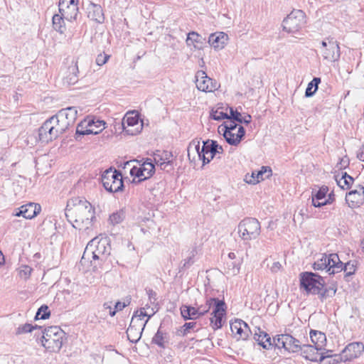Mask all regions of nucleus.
Masks as SVG:
<instances>
[{
  "label": "nucleus",
  "mask_w": 364,
  "mask_h": 364,
  "mask_svg": "<svg viewBox=\"0 0 364 364\" xmlns=\"http://www.w3.org/2000/svg\"><path fill=\"white\" fill-rule=\"evenodd\" d=\"M65 215L73 226L80 230L91 227L95 218L91 203L80 198H74L68 202Z\"/></svg>",
  "instance_id": "obj_1"
},
{
  "label": "nucleus",
  "mask_w": 364,
  "mask_h": 364,
  "mask_svg": "<svg viewBox=\"0 0 364 364\" xmlns=\"http://www.w3.org/2000/svg\"><path fill=\"white\" fill-rule=\"evenodd\" d=\"M301 287L309 294H319L321 299L333 296L336 289L330 287L324 289L325 282L323 277L313 272H303L300 274Z\"/></svg>",
  "instance_id": "obj_2"
},
{
  "label": "nucleus",
  "mask_w": 364,
  "mask_h": 364,
  "mask_svg": "<svg viewBox=\"0 0 364 364\" xmlns=\"http://www.w3.org/2000/svg\"><path fill=\"white\" fill-rule=\"evenodd\" d=\"M68 128L63 123V119L57 114L47 119L39 129V139L44 143H48L57 139L63 134Z\"/></svg>",
  "instance_id": "obj_3"
},
{
  "label": "nucleus",
  "mask_w": 364,
  "mask_h": 364,
  "mask_svg": "<svg viewBox=\"0 0 364 364\" xmlns=\"http://www.w3.org/2000/svg\"><path fill=\"white\" fill-rule=\"evenodd\" d=\"M110 247L106 237H95L87 245L82 259L92 257L94 261H104L109 255Z\"/></svg>",
  "instance_id": "obj_4"
},
{
  "label": "nucleus",
  "mask_w": 364,
  "mask_h": 364,
  "mask_svg": "<svg viewBox=\"0 0 364 364\" xmlns=\"http://www.w3.org/2000/svg\"><path fill=\"white\" fill-rule=\"evenodd\" d=\"M282 346L291 352L301 351L303 357L312 362H321L324 360L325 356L323 355L322 349L311 344H304L300 346L296 343H279Z\"/></svg>",
  "instance_id": "obj_5"
},
{
  "label": "nucleus",
  "mask_w": 364,
  "mask_h": 364,
  "mask_svg": "<svg viewBox=\"0 0 364 364\" xmlns=\"http://www.w3.org/2000/svg\"><path fill=\"white\" fill-rule=\"evenodd\" d=\"M135 161H127L124 164V168L131 167L129 173L133 177L132 183H139L151 178L154 173L155 167L151 159H147L142 164H139V166L133 165Z\"/></svg>",
  "instance_id": "obj_6"
},
{
  "label": "nucleus",
  "mask_w": 364,
  "mask_h": 364,
  "mask_svg": "<svg viewBox=\"0 0 364 364\" xmlns=\"http://www.w3.org/2000/svg\"><path fill=\"white\" fill-rule=\"evenodd\" d=\"M239 237L245 241L257 239L261 232L259 222L253 218H246L237 226Z\"/></svg>",
  "instance_id": "obj_7"
},
{
  "label": "nucleus",
  "mask_w": 364,
  "mask_h": 364,
  "mask_svg": "<svg viewBox=\"0 0 364 364\" xmlns=\"http://www.w3.org/2000/svg\"><path fill=\"white\" fill-rule=\"evenodd\" d=\"M314 269L316 270L326 269L330 274H334L342 270V262L336 254H330L329 255L323 254L314 262Z\"/></svg>",
  "instance_id": "obj_8"
},
{
  "label": "nucleus",
  "mask_w": 364,
  "mask_h": 364,
  "mask_svg": "<svg viewBox=\"0 0 364 364\" xmlns=\"http://www.w3.org/2000/svg\"><path fill=\"white\" fill-rule=\"evenodd\" d=\"M101 180L104 188L110 193L121 191L124 187L122 174L117 170L105 171Z\"/></svg>",
  "instance_id": "obj_9"
},
{
  "label": "nucleus",
  "mask_w": 364,
  "mask_h": 364,
  "mask_svg": "<svg viewBox=\"0 0 364 364\" xmlns=\"http://www.w3.org/2000/svg\"><path fill=\"white\" fill-rule=\"evenodd\" d=\"M306 23V15L301 10L292 11L283 21V29L288 33L298 32Z\"/></svg>",
  "instance_id": "obj_10"
},
{
  "label": "nucleus",
  "mask_w": 364,
  "mask_h": 364,
  "mask_svg": "<svg viewBox=\"0 0 364 364\" xmlns=\"http://www.w3.org/2000/svg\"><path fill=\"white\" fill-rule=\"evenodd\" d=\"M123 130L129 135H136L140 133L143 128V124L139 121L138 114L133 112H128L122 120Z\"/></svg>",
  "instance_id": "obj_11"
},
{
  "label": "nucleus",
  "mask_w": 364,
  "mask_h": 364,
  "mask_svg": "<svg viewBox=\"0 0 364 364\" xmlns=\"http://www.w3.org/2000/svg\"><path fill=\"white\" fill-rule=\"evenodd\" d=\"M320 53L323 59L330 62L338 60L341 52L338 43L333 39L326 38L321 42Z\"/></svg>",
  "instance_id": "obj_12"
},
{
  "label": "nucleus",
  "mask_w": 364,
  "mask_h": 364,
  "mask_svg": "<svg viewBox=\"0 0 364 364\" xmlns=\"http://www.w3.org/2000/svg\"><path fill=\"white\" fill-rule=\"evenodd\" d=\"M195 78L196 87L200 91L211 92L220 87L217 81L209 77L203 70H198L196 73Z\"/></svg>",
  "instance_id": "obj_13"
},
{
  "label": "nucleus",
  "mask_w": 364,
  "mask_h": 364,
  "mask_svg": "<svg viewBox=\"0 0 364 364\" xmlns=\"http://www.w3.org/2000/svg\"><path fill=\"white\" fill-rule=\"evenodd\" d=\"M172 153L168 151L157 150L154 153V163L161 168V170L170 172L173 169Z\"/></svg>",
  "instance_id": "obj_14"
},
{
  "label": "nucleus",
  "mask_w": 364,
  "mask_h": 364,
  "mask_svg": "<svg viewBox=\"0 0 364 364\" xmlns=\"http://www.w3.org/2000/svg\"><path fill=\"white\" fill-rule=\"evenodd\" d=\"M210 302H215V308L210 322L214 328H220L223 322V317L225 315V302L218 299H210Z\"/></svg>",
  "instance_id": "obj_15"
},
{
  "label": "nucleus",
  "mask_w": 364,
  "mask_h": 364,
  "mask_svg": "<svg viewBox=\"0 0 364 364\" xmlns=\"http://www.w3.org/2000/svg\"><path fill=\"white\" fill-rule=\"evenodd\" d=\"M38 335H41V338L45 341H63L68 339L66 333L57 326L42 330V333H39Z\"/></svg>",
  "instance_id": "obj_16"
},
{
  "label": "nucleus",
  "mask_w": 364,
  "mask_h": 364,
  "mask_svg": "<svg viewBox=\"0 0 364 364\" xmlns=\"http://www.w3.org/2000/svg\"><path fill=\"white\" fill-rule=\"evenodd\" d=\"M346 201L350 208L360 207L364 202V187L359 186L346 196Z\"/></svg>",
  "instance_id": "obj_17"
},
{
  "label": "nucleus",
  "mask_w": 364,
  "mask_h": 364,
  "mask_svg": "<svg viewBox=\"0 0 364 364\" xmlns=\"http://www.w3.org/2000/svg\"><path fill=\"white\" fill-rule=\"evenodd\" d=\"M364 350L363 343H349L342 350V358L345 361L359 357Z\"/></svg>",
  "instance_id": "obj_18"
},
{
  "label": "nucleus",
  "mask_w": 364,
  "mask_h": 364,
  "mask_svg": "<svg viewBox=\"0 0 364 364\" xmlns=\"http://www.w3.org/2000/svg\"><path fill=\"white\" fill-rule=\"evenodd\" d=\"M41 208L38 204L29 203L21 205L18 210L15 211L14 215L22 216L26 219H32L41 212Z\"/></svg>",
  "instance_id": "obj_19"
},
{
  "label": "nucleus",
  "mask_w": 364,
  "mask_h": 364,
  "mask_svg": "<svg viewBox=\"0 0 364 364\" xmlns=\"http://www.w3.org/2000/svg\"><path fill=\"white\" fill-rule=\"evenodd\" d=\"M230 329L233 334L238 335L239 339L247 340L250 333H252L249 326L241 319H235L230 323Z\"/></svg>",
  "instance_id": "obj_20"
},
{
  "label": "nucleus",
  "mask_w": 364,
  "mask_h": 364,
  "mask_svg": "<svg viewBox=\"0 0 364 364\" xmlns=\"http://www.w3.org/2000/svg\"><path fill=\"white\" fill-rule=\"evenodd\" d=\"M203 144L205 151H203L206 155L205 158L206 164L210 163L217 154H222L223 151V147L216 141L208 139L203 141Z\"/></svg>",
  "instance_id": "obj_21"
},
{
  "label": "nucleus",
  "mask_w": 364,
  "mask_h": 364,
  "mask_svg": "<svg viewBox=\"0 0 364 364\" xmlns=\"http://www.w3.org/2000/svg\"><path fill=\"white\" fill-rule=\"evenodd\" d=\"M228 35L224 32L211 33L208 38L209 44L215 50H220L228 44Z\"/></svg>",
  "instance_id": "obj_22"
},
{
  "label": "nucleus",
  "mask_w": 364,
  "mask_h": 364,
  "mask_svg": "<svg viewBox=\"0 0 364 364\" xmlns=\"http://www.w3.org/2000/svg\"><path fill=\"white\" fill-rule=\"evenodd\" d=\"M223 134L229 144L237 146L245 136V131L242 126H240L238 129H235L233 128L230 130L224 131Z\"/></svg>",
  "instance_id": "obj_23"
},
{
  "label": "nucleus",
  "mask_w": 364,
  "mask_h": 364,
  "mask_svg": "<svg viewBox=\"0 0 364 364\" xmlns=\"http://www.w3.org/2000/svg\"><path fill=\"white\" fill-rule=\"evenodd\" d=\"M56 114L60 119H63V123L68 129L75 123L77 119V110L75 107H69L65 109H62Z\"/></svg>",
  "instance_id": "obj_24"
},
{
  "label": "nucleus",
  "mask_w": 364,
  "mask_h": 364,
  "mask_svg": "<svg viewBox=\"0 0 364 364\" xmlns=\"http://www.w3.org/2000/svg\"><path fill=\"white\" fill-rule=\"evenodd\" d=\"M78 66L77 62H73L63 73V82L68 85H75L78 81Z\"/></svg>",
  "instance_id": "obj_25"
},
{
  "label": "nucleus",
  "mask_w": 364,
  "mask_h": 364,
  "mask_svg": "<svg viewBox=\"0 0 364 364\" xmlns=\"http://www.w3.org/2000/svg\"><path fill=\"white\" fill-rule=\"evenodd\" d=\"M269 172V174L266 177H269L271 174V169H267V167L262 166L261 170L258 171H252L251 174L247 173L245 176L244 181L249 184H257L260 181H263L264 179V175Z\"/></svg>",
  "instance_id": "obj_26"
},
{
  "label": "nucleus",
  "mask_w": 364,
  "mask_h": 364,
  "mask_svg": "<svg viewBox=\"0 0 364 364\" xmlns=\"http://www.w3.org/2000/svg\"><path fill=\"white\" fill-rule=\"evenodd\" d=\"M59 13L68 21L75 20L78 14L77 4H70L59 8Z\"/></svg>",
  "instance_id": "obj_27"
},
{
  "label": "nucleus",
  "mask_w": 364,
  "mask_h": 364,
  "mask_svg": "<svg viewBox=\"0 0 364 364\" xmlns=\"http://www.w3.org/2000/svg\"><path fill=\"white\" fill-rule=\"evenodd\" d=\"M88 17L97 23H103L105 16L102 7L100 5L91 4L88 7Z\"/></svg>",
  "instance_id": "obj_28"
},
{
  "label": "nucleus",
  "mask_w": 364,
  "mask_h": 364,
  "mask_svg": "<svg viewBox=\"0 0 364 364\" xmlns=\"http://www.w3.org/2000/svg\"><path fill=\"white\" fill-rule=\"evenodd\" d=\"M35 331V334L42 333L41 327L38 325H32L31 323H24L19 325L15 330V334L17 336L23 335L28 333Z\"/></svg>",
  "instance_id": "obj_29"
},
{
  "label": "nucleus",
  "mask_w": 364,
  "mask_h": 364,
  "mask_svg": "<svg viewBox=\"0 0 364 364\" xmlns=\"http://www.w3.org/2000/svg\"><path fill=\"white\" fill-rule=\"evenodd\" d=\"M200 141L198 139L192 140L188 146V157L191 163L196 164V157L199 151Z\"/></svg>",
  "instance_id": "obj_30"
},
{
  "label": "nucleus",
  "mask_w": 364,
  "mask_h": 364,
  "mask_svg": "<svg viewBox=\"0 0 364 364\" xmlns=\"http://www.w3.org/2000/svg\"><path fill=\"white\" fill-rule=\"evenodd\" d=\"M227 107L223 105H218L215 109H213L210 112V117L217 121L228 118L229 110L226 109Z\"/></svg>",
  "instance_id": "obj_31"
},
{
  "label": "nucleus",
  "mask_w": 364,
  "mask_h": 364,
  "mask_svg": "<svg viewBox=\"0 0 364 364\" xmlns=\"http://www.w3.org/2000/svg\"><path fill=\"white\" fill-rule=\"evenodd\" d=\"M87 121L89 122L88 129L96 131V132H89V134H97L105 128V122L102 120L87 118Z\"/></svg>",
  "instance_id": "obj_32"
},
{
  "label": "nucleus",
  "mask_w": 364,
  "mask_h": 364,
  "mask_svg": "<svg viewBox=\"0 0 364 364\" xmlns=\"http://www.w3.org/2000/svg\"><path fill=\"white\" fill-rule=\"evenodd\" d=\"M65 18L60 14H55L53 16V26L54 29L60 33V34H63L65 31V25L64 21Z\"/></svg>",
  "instance_id": "obj_33"
},
{
  "label": "nucleus",
  "mask_w": 364,
  "mask_h": 364,
  "mask_svg": "<svg viewBox=\"0 0 364 364\" xmlns=\"http://www.w3.org/2000/svg\"><path fill=\"white\" fill-rule=\"evenodd\" d=\"M182 316L185 319H195L199 317L197 309L193 306H183L181 309Z\"/></svg>",
  "instance_id": "obj_34"
},
{
  "label": "nucleus",
  "mask_w": 364,
  "mask_h": 364,
  "mask_svg": "<svg viewBox=\"0 0 364 364\" xmlns=\"http://www.w3.org/2000/svg\"><path fill=\"white\" fill-rule=\"evenodd\" d=\"M338 185L343 189H347L350 188V186L353 184L354 179L346 173H343L341 178L336 176V178Z\"/></svg>",
  "instance_id": "obj_35"
},
{
  "label": "nucleus",
  "mask_w": 364,
  "mask_h": 364,
  "mask_svg": "<svg viewBox=\"0 0 364 364\" xmlns=\"http://www.w3.org/2000/svg\"><path fill=\"white\" fill-rule=\"evenodd\" d=\"M253 339L255 341H271L270 336L259 327H255L253 330Z\"/></svg>",
  "instance_id": "obj_36"
},
{
  "label": "nucleus",
  "mask_w": 364,
  "mask_h": 364,
  "mask_svg": "<svg viewBox=\"0 0 364 364\" xmlns=\"http://www.w3.org/2000/svg\"><path fill=\"white\" fill-rule=\"evenodd\" d=\"M321 82V79L319 77H314L307 86L306 90L305 95L306 97H311L316 92L318 89V85Z\"/></svg>",
  "instance_id": "obj_37"
},
{
  "label": "nucleus",
  "mask_w": 364,
  "mask_h": 364,
  "mask_svg": "<svg viewBox=\"0 0 364 364\" xmlns=\"http://www.w3.org/2000/svg\"><path fill=\"white\" fill-rule=\"evenodd\" d=\"M87 122V119H85L78 124L76 129V135H87L89 134V132H96L93 129H88L89 122Z\"/></svg>",
  "instance_id": "obj_38"
},
{
  "label": "nucleus",
  "mask_w": 364,
  "mask_h": 364,
  "mask_svg": "<svg viewBox=\"0 0 364 364\" xmlns=\"http://www.w3.org/2000/svg\"><path fill=\"white\" fill-rule=\"evenodd\" d=\"M328 191V188L326 186H321L316 193L312 192L311 200L314 201L323 200Z\"/></svg>",
  "instance_id": "obj_39"
},
{
  "label": "nucleus",
  "mask_w": 364,
  "mask_h": 364,
  "mask_svg": "<svg viewBox=\"0 0 364 364\" xmlns=\"http://www.w3.org/2000/svg\"><path fill=\"white\" fill-rule=\"evenodd\" d=\"M195 43H202L201 37L198 33L192 31L188 34L186 44L188 46L193 45L196 48Z\"/></svg>",
  "instance_id": "obj_40"
},
{
  "label": "nucleus",
  "mask_w": 364,
  "mask_h": 364,
  "mask_svg": "<svg viewBox=\"0 0 364 364\" xmlns=\"http://www.w3.org/2000/svg\"><path fill=\"white\" fill-rule=\"evenodd\" d=\"M50 315V311L48 310V307L46 305L41 306L35 316V320L38 319H47Z\"/></svg>",
  "instance_id": "obj_41"
},
{
  "label": "nucleus",
  "mask_w": 364,
  "mask_h": 364,
  "mask_svg": "<svg viewBox=\"0 0 364 364\" xmlns=\"http://www.w3.org/2000/svg\"><path fill=\"white\" fill-rule=\"evenodd\" d=\"M141 333L137 331L136 329L129 327L127 331V336L129 341H139L141 338Z\"/></svg>",
  "instance_id": "obj_42"
},
{
  "label": "nucleus",
  "mask_w": 364,
  "mask_h": 364,
  "mask_svg": "<svg viewBox=\"0 0 364 364\" xmlns=\"http://www.w3.org/2000/svg\"><path fill=\"white\" fill-rule=\"evenodd\" d=\"M240 125H238L235 123V121L230 119V121L224 122L223 124L220 126L218 127L219 132H224V131H228L232 129L233 128L235 129H238Z\"/></svg>",
  "instance_id": "obj_43"
},
{
  "label": "nucleus",
  "mask_w": 364,
  "mask_h": 364,
  "mask_svg": "<svg viewBox=\"0 0 364 364\" xmlns=\"http://www.w3.org/2000/svg\"><path fill=\"white\" fill-rule=\"evenodd\" d=\"M309 334L311 341H326V336L321 331L311 330Z\"/></svg>",
  "instance_id": "obj_44"
},
{
  "label": "nucleus",
  "mask_w": 364,
  "mask_h": 364,
  "mask_svg": "<svg viewBox=\"0 0 364 364\" xmlns=\"http://www.w3.org/2000/svg\"><path fill=\"white\" fill-rule=\"evenodd\" d=\"M227 110H229L228 119H232L234 121L242 123V117L240 112L233 109L232 107H226Z\"/></svg>",
  "instance_id": "obj_45"
},
{
  "label": "nucleus",
  "mask_w": 364,
  "mask_h": 364,
  "mask_svg": "<svg viewBox=\"0 0 364 364\" xmlns=\"http://www.w3.org/2000/svg\"><path fill=\"white\" fill-rule=\"evenodd\" d=\"M41 346L50 352L57 351L61 348L62 343H41Z\"/></svg>",
  "instance_id": "obj_46"
},
{
  "label": "nucleus",
  "mask_w": 364,
  "mask_h": 364,
  "mask_svg": "<svg viewBox=\"0 0 364 364\" xmlns=\"http://www.w3.org/2000/svg\"><path fill=\"white\" fill-rule=\"evenodd\" d=\"M273 341H298L296 338H293L290 334L282 333L278 334L273 337Z\"/></svg>",
  "instance_id": "obj_47"
},
{
  "label": "nucleus",
  "mask_w": 364,
  "mask_h": 364,
  "mask_svg": "<svg viewBox=\"0 0 364 364\" xmlns=\"http://www.w3.org/2000/svg\"><path fill=\"white\" fill-rule=\"evenodd\" d=\"M211 306H215V302H210V299L207 300L206 304L205 306H200L198 308H197V311L198 313L199 316L205 314L206 312H208Z\"/></svg>",
  "instance_id": "obj_48"
},
{
  "label": "nucleus",
  "mask_w": 364,
  "mask_h": 364,
  "mask_svg": "<svg viewBox=\"0 0 364 364\" xmlns=\"http://www.w3.org/2000/svg\"><path fill=\"white\" fill-rule=\"evenodd\" d=\"M131 303V298H126L123 302L117 301L115 305L113 311H122L124 308L129 306Z\"/></svg>",
  "instance_id": "obj_49"
},
{
  "label": "nucleus",
  "mask_w": 364,
  "mask_h": 364,
  "mask_svg": "<svg viewBox=\"0 0 364 364\" xmlns=\"http://www.w3.org/2000/svg\"><path fill=\"white\" fill-rule=\"evenodd\" d=\"M259 348L262 347L264 349L269 350L277 346L278 348L282 347L279 343H257Z\"/></svg>",
  "instance_id": "obj_50"
},
{
  "label": "nucleus",
  "mask_w": 364,
  "mask_h": 364,
  "mask_svg": "<svg viewBox=\"0 0 364 364\" xmlns=\"http://www.w3.org/2000/svg\"><path fill=\"white\" fill-rule=\"evenodd\" d=\"M123 220V214L114 213L109 216V220L113 225L119 223Z\"/></svg>",
  "instance_id": "obj_51"
},
{
  "label": "nucleus",
  "mask_w": 364,
  "mask_h": 364,
  "mask_svg": "<svg viewBox=\"0 0 364 364\" xmlns=\"http://www.w3.org/2000/svg\"><path fill=\"white\" fill-rule=\"evenodd\" d=\"M342 269L344 270L346 274L350 275L355 272V266L353 263L349 262L345 264L344 267H342Z\"/></svg>",
  "instance_id": "obj_52"
},
{
  "label": "nucleus",
  "mask_w": 364,
  "mask_h": 364,
  "mask_svg": "<svg viewBox=\"0 0 364 364\" xmlns=\"http://www.w3.org/2000/svg\"><path fill=\"white\" fill-rule=\"evenodd\" d=\"M103 310L107 311L110 316H114L116 314V311H113L112 304L111 301L105 302L103 304Z\"/></svg>",
  "instance_id": "obj_53"
},
{
  "label": "nucleus",
  "mask_w": 364,
  "mask_h": 364,
  "mask_svg": "<svg viewBox=\"0 0 364 364\" xmlns=\"http://www.w3.org/2000/svg\"><path fill=\"white\" fill-rule=\"evenodd\" d=\"M203 150L205 151L204 144L203 145V146L201 148H200V146L199 145V151H198V155H199V156L198 157H196V162L202 161L203 166H205L206 164L205 159L206 155L205 154V152L203 151Z\"/></svg>",
  "instance_id": "obj_54"
},
{
  "label": "nucleus",
  "mask_w": 364,
  "mask_h": 364,
  "mask_svg": "<svg viewBox=\"0 0 364 364\" xmlns=\"http://www.w3.org/2000/svg\"><path fill=\"white\" fill-rule=\"evenodd\" d=\"M109 58V56L108 55L100 54L97 55V57L96 58V63L100 66L103 65L104 64H105L107 63Z\"/></svg>",
  "instance_id": "obj_55"
},
{
  "label": "nucleus",
  "mask_w": 364,
  "mask_h": 364,
  "mask_svg": "<svg viewBox=\"0 0 364 364\" xmlns=\"http://www.w3.org/2000/svg\"><path fill=\"white\" fill-rule=\"evenodd\" d=\"M330 203H331V201L329 200V199H326V198H324L323 200H321L314 201V200H312V201H311L312 205L316 208H319V207H321V206H323V205H326L330 204Z\"/></svg>",
  "instance_id": "obj_56"
},
{
  "label": "nucleus",
  "mask_w": 364,
  "mask_h": 364,
  "mask_svg": "<svg viewBox=\"0 0 364 364\" xmlns=\"http://www.w3.org/2000/svg\"><path fill=\"white\" fill-rule=\"evenodd\" d=\"M196 325V322H188V323H186L183 326V333L186 334V333H188L189 332V330L191 329V328H193Z\"/></svg>",
  "instance_id": "obj_57"
},
{
  "label": "nucleus",
  "mask_w": 364,
  "mask_h": 364,
  "mask_svg": "<svg viewBox=\"0 0 364 364\" xmlns=\"http://www.w3.org/2000/svg\"><path fill=\"white\" fill-rule=\"evenodd\" d=\"M78 0H60L59 1V8L64 7L65 6L69 5L70 4H77Z\"/></svg>",
  "instance_id": "obj_58"
},
{
  "label": "nucleus",
  "mask_w": 364,
  "mask_h": 364,
  "mask_svg": "<svg viewBox=\"0 0 364 364\" xmlns=\"http://www.w3.org/2000/svg\"><path fill=\"white\" fill-rule=\"evenodd\" d=\"M31 272V269L28 266L23 267V269L21 270V275L24 276L25 277H28Z\"/></svg>",
  "instance_id": "obj_59"
},
{
  "label": "nucleus",
  "mask_w": 364,
  "mask_h": 364,
  "mask_svg": "<svg viewBox=\"0 0 364 364\" xmlns=\"http://www.w3.org/2000/svg\"><path fill=\"white\" fill-rule=\"evenodd\" d=\"M282 268V265L279 262H274L272 265L270 267V270L272 272H279Z\"/></svg>",
  "instance_id": "obj_60"
},
{
  "label": "nucleus",
  "mask_w": 364,
  "mask_h": 364,
  "mask_svg": "<svg viewBox=\"0 0 364 364\" xmlns=\"http://www.w3.org/2000/svg\"><path fill=\"white\" fill-rule=\"evenodd\" d=\"M139 312H140V314L139 315V316H148V318L146 320V321L150 318L151 316L154 314V312L151 314V315H149L147 314V313L146 312L145 309H141L139 310Z\"/></svg>",
  "instance_id": "obj_61"
},
{
  "label": "nucleus",
  "mask_w": 364,
  "mask_h": 364,
  "mask_svg": "<svg viewBox=\"0 0 364 364\" xmlns=\"http://www.w3.org/2000/svg\"><path fill=\"white\" fill-rule=\"evenodd\" d=\"M149 299H150L151 302H152V301H151L152 299H154L153 302H154L156 300V299L155 297L156 294L152 290L149 291Z\"/></svg>",
  "instance_id": "obj_62"
},
{
  "label": "nucleus",
  "mask_w": 364,
  "mask_h": 364,
  "mask_svg": "<svg viewBox=\"0 0 364 364\" xmlns=\"http://www.w3.org/2000/svg\"><path fill=\"white\" fill-rule=\"evenodd\" d=\"M251 119L252 117L250 115H247L245 117H242V123L249 124L251 122Z\"/></svg>",
  "instance_id": "obj_63"
},
{
  "label": "nucleus",
  "mask_w": 364,
  "mask_h": 364,
  "mask_svg": "<svg viewBox=\"0 0 364 364\" xmlns=\"http://www.w3.org/2000/svg\"><path fill=\"white\" fill-rule=\"evenodd\" d=\"M357 156L359 159V160L364 161V150H360L358 153V156Z\"/></svg>",
  "instance_id": "obj_64"
}]
</instances>
